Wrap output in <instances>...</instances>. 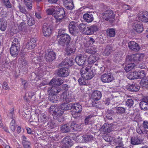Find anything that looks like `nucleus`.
Masks as SVG:
<instances>
[{"label":"nucleus","instance_id":"1","mask_svg":"<svg viewBox=\"0 0 148 148\" xmlns=\"http://www.w3.org/2000/svg\"><path fill=\"white\" fill-rule=\"evenodd\" d=\"M60 91V88H48L47 92L48 93L49 100L51 102L56 103L58 101V98L57 96V93Z\"/></svg>","mask_w":148,"mask_h":148},{"label":"nucleus","instance_id":"2","mask_svg":"<svg viewBox=\"0 0 148 148\" xmlns=\"http://www.w3.org/2000/svg\"><path fill=\"white\" fill-rule=\"evenodd\" d=\"M88 67L89 68H87L85 67H83L80 70V73L82 76L85 77L89 81L94 76V74L90 67Z\"/></svg>","mask_w":148,"mask_h":148},{"label":"nucleus","instance_id":"3","mask_svg":"<svg viewBox=\"0 0 148 148\" xmlns=\"http://www.w3.org/2000/svg\"><path fill=\"white\" fill-rule=\"evenodd\" d=\"M65 11L63 8H60L58 10L55 11L53 14V16L56 20V22L60 23L62 21L65 17Z\"/></svg>","mask_w":148,"mask_h":148},{"label":"nucleus","instance_id":"4","mask_svg":"<svg viewBox=\"0 0 148 148\" xmlns=\"http://www.w3.org/2000/svg\"><path fill=\"white\" fill-rule=\"evenodd\" d=\"M103 18L106 21H109L110 22L112 23L114 21L115 14L113 12L110 10H108L106 11L102 14Z\"/></svg>","mask_w":148,"mask_h":148},{"label":"nucleus","instance_id":"5","mask_svg":"<svg viewBox=\"0 0 148 148\" xmlns=\"http://www.w3.org/2000/svg\"><path fill=\"white\" fill-rule=\"evenodd\" d=\"M58 44L62 46H67L70 42L71 38L68 34H65L63 36L58 38Z\"/></svg>","mask_w":148,"mask_h":148},{"label":"nucleus","instance_id":"6","mask_svg":"<svg viewBox=\"0 0 148 148\" xmlns=\"http://www.w3.org/2000/svg\"><path fill=\"white\" fill-rule=\"evenodd\" d=\"M75 98V96L73 95L64 92L60 96V100L61 101L69 103L73 101Z\"/></svg>","mask_w":148,"mask_h":148},{"label":"nucleus","instance_id":"7","mask_svg":"<svg viewBox=\"0 0 148 148\" xmlns=\"http://www.w3.org/2000/svg\"><path fill=\"white\" fill-rule=\"evenodd\" d=\"M93 136L91 135H85L83 136H78L76 137L77 139L80 143H87L91 142L94 139Z\"/></svg>","mask_w":148,"mask_h":148},{"label":"nucleus","instance_id":"8","mask_svg":"<svg viewBox=\"0 0 148 148\" xmlns=\"http://www.w3.org/2000/svg\"><path fill=\"white\" fill-rule=\"evenodd\" d=\"M56 72L58 76L64 77L69 75L70 71L68 68L64 67L59 69L56 71Z\"/></svg>","mask_w":148,"mask_h":148},{"label":"nucleus","instance_id":"9","mask_svg":"<svg viewBox=\"0 0 148 148\" xmlns=\"http://www.w3.org/2000/svg\"><path fill=\"white\" fill-rule=\"evenodd\" d=\"M77 23L76 22L72 21L69 25V30L70 32L73 35H76L78 33V29H77L78 27Z\"/></svg>","mask_w":148,"mask_h":148},{"label":"nucleus","instance_id":"10","mask_svg":"<svg viewBox=\"0 0 148 148\" xmlns=\"http://www.w3.org/2000/svg\"><path fill=\"white\" fill-rule=\"evenodd\" d=\"M87 57V56L85 54H80L77 56L75 58V61L79 66L82 65L86 62Z\"/></svg>","mask_w":148,"mask_h":148},{"label":"nucleus","instance_id":"11","mask_svg":"<svg viewBox=\"0 0 148 148\" xmlns=\"http://www.w3.org/2000/svg\"><path fill=\"white\" fill-rule=\"evenodd\" d=\"M74 64V62L72 58H66L59 64V66L60 67L66 66L67 68L72 66Z\"/></svg>","mask_w":148,"mask_h":148},{"label":"nucleus","instance_id":"12","mask_svg":"<svg viewBox=\"0 0 148 148\" xmlns=\"http://www.w3.org/2000/svg\"><path fill=\"white\" fill-rule=\"evenodd\" d=\"M56 58L55 53L52 51H47L45 53V59L46 61L50 62L52 61Z\"/></svg>","mask_w":148,"mask_h":148},{"label":"nucleus","instance_id":"13","mask_svg":"<svg viewBox=\"0 0 148 148\" xmlns=\"http://www.w3.org/2000/svg\"><path fill=\"white\" fill-rule=\"evenodd\" d=\"M101 81L104 83H109L114 79V77L109 73H107L103 74L101 76Z\"/></svg>","mask_w":148,"mask_h":148},{"label":"nucleus","instance_id":"14","mask_svg":"<svg viewBox=\"0 0 148 148\" xmlns=\"http://www.w3.org/2000/svg\"><path fill=\"white\" fill-rule=\"evenodd\" d=\"M114 142L117 145L115 148H126L123 143V138L122 136H119L114 140Z\"/></svg>","mask_w":148,"mask_h":148},{"label":"nucleus","instance_id":"15","mask_svg":"<svg viewBox=\"0 0 148 148\" xmlns=\"http://www.w3.org/2000/svg\"><path fill=\"white\" fill-rule=\"evenodd\" d=\"M36 46V39L31 38L28 40L25 46V48L28 49H32Z\"/></svg>","mask_w":148,"mask_h":148},{"label":"nucleus","instance_id":"16","mask_svg":"<svg viewBox=\"0 0 148 148\" xmlns=\"http://www.w3.org/2000/svg\"><path fill=\"white\" fill-rule=\"evenodd\" d=\"M50 112H53L54 115L58 116L62 115L63 113V111L60 110V108H58L57 106L53 105L51 106L50 108Z\"/></svg>","mask_w":148,"mask_h":148},{"label":"nucleus","instance_id":"17","mask_svg":"<svg viewBox=\"0 0 148 148\" xmlns=\"http://www.w3.org/2000/svg\"><path fill=\"white\" fill-rule=\"evenodd\" d=\"M128 46L130 49L134 51H138L140 49L139 45L134 41L129 42L128 43Z\"/></svg>","mask_w":148,"mask_h":148},{"label":"nucleus","instance_id":"18","mask_svg":"<svg viewBox=\"0 0 148 148\" xmlns=\"http://www.w3.org/2000/svg\"><path fill=\"white\" fill-rule=\"evenodd\" d=\"M42 31L44 35L46 36H50L51 33L50 26L47 24H45L42 26Z\"/></svg>","mask_w":148,"mask_h":148},{"label":"nucleus","instance_id":"19","mask_svg":"<svg viewBox=\"0 0 148 148\" xmlns=\"http://www.w3.org/2000/svg\"><path fill=\"white\" fill-rule=\"evenodd\" d=\"M141 110H148V97H146L142 99L139 103Z\"/></svg>","mask_w":148,"mask_h":148},{"label":"nucleus","instance_id":"20","mask_svg":"<svg viewBox=\"0 0 148 148\" xmlns=\"http://www.w3.org/2000/svg\"><path fill=\"white\" fill-rule=\"evenodd\" d=\"M72 108H74L75 110V114H73V112H71L72 115L74 114L73 116L74 117L78 116V113H79L82 110V106L80 104L77 103H74L72 105Z\"/></svg>","mask_w":148,"mask_h":148},{"label":"nucleus","instance_id":"21","mask_svg":"<svg viewBox=\"0 0 148 148\" xmlns=\"http://www.w3.org/2000/svg\"><path fill=\"white\" fill-rule=\"evenodd\" d=\"M87 29L86 34L90 35L93 34L94 32L97 31L98 29V28L97 25H93L88 27Z\"/></svg>","mask_w":148,"mask_h":148},{"label":"nucleus","instance_id":"22","mask_svg":"<svg viewBox=\"0 0 148 148\" xmlns=\"http://www.w3.org/2000/svg\"><path fill=\"white\" fill-rule=\"evenodd\" d=\"M143 141L140 137L136 136L131 138V143L133 145H137L140 144Z\"/></svg>","mask_w":148,"mask_h":148},{"label":"nucleus","instance_id":"23","mask_svg":"<svg viewBox=\"0 0 148 148\" xmlns=\"http://www.w3.org/2000/svg\"><path fill=\"white\" fill-rule=\"evenodd\" d=\"M83 18L84 21L88 23L91 22L94 20L93 15L90 13L84 14L83 15Z\"/></svg>","mask_w":148,"mask_h":148},{"label":"nucleus","instance_id":"24","mask_svg":"<svg viewBox=\"0 0 148 148\" xmlns=\"http://www.w3.org/2000/svg\"><path fill=\"white\" fill-rule=\"evenodd\" d=\"M126 108L123 107H117L115 108L114 110L111 112L112 114H119L124 113L125 111Z\"/></svg>","mask_w":148,"mask_h":148},{"label":"nucleus","instance_id":"25","mask_svg":"<svg viewBox=\"0 0 148 148\" xmlns=\"http://www.w3.org/2000/svg\"><path fill=\"white\" fill-rule=\"evenodd\" d=\"M133 27L134 29L139 33L142 32L143 30V26L141 23H134L133 25Z\"/></svg>","mask_w":148,"mask_h":148},{"label":"nucleus","instance_id":"26","mask_svg":"<svg viewBox=\"0 0 148 148\" xmlns=\"http://www.w3.org/2000/svg\"><path fill=\"white\" fill-rule=\"evenodd\" d=\"M62 143L64 145L65 147H66L67 148H68L71 147L72 145L71 140L70 138L68 136L65 137L63 139Z\"/></svg>","mask_w":148,"mask_h":148},{"label":"nucleus","instance_id":"27","mask_svg":"<svg viewBox=\"0 0 148 148\" xmlns=\"http://www.w3.org/2000/svg\"><path fill=\"white\" fill-rule=\"evenodd\" d=\"M101 93L98 90H95L92 92V97L93 100L98 101L101 99Z\"/></svg>","mask_w":148,"mask_h":148},{"label":"nucleus","instance_id":"28","mask_svg":"<svg viewBox=\"0 0 148 148\" xmlns=\"http://www.w3.org/2000/svg\"><path fill=\"white\" fill-rule=\"evenodd\" d=\"M64 5L69 9H72L74 7L72 0H63Z\"/></svg>","mask_w":148,"mask_h":148},{"label":"nucleus","instance_id":"29","mask_svg":"<svg viewBox=\"0 0 148 148\" xmlns=\"http://www.w3.org/2000/svg\"><path fill=\"white\" fill-rule=\"evenodd\" d=\"M147 12H140L138 18L139 20L145 22H147Z\"/></svg>","mask_w":148,"mask_h":148},{"label":"nucleus","instance_id":"30","mask_svg":"<svg viewBox=\"0 0 148 148\" xmlns=\"http://www.w3.org/2000/svg\"><path fill=\"white\" fill-rule=\"evenodd\" d=\"M60 130L63 133L69 132L71 131L70 126L68 124L63 125L60 127Z\"/></svg>","mask_w":148,"mask_h":148},{"label":"nucleus","instance_id":"31","mask_svg":"<svg viewBox=\"0 0 148 148\" xmlns=\"http://www.w3.org/2000/svg\"><path fill=\"white\" fill-rule=\"evenodd\" d=\"M94 116L93 115L91 114L86 117L84 120L85 125L91 124L94 121L93 118Z\"/></svg>","mask_w":148,"mask_h":148},{"label":"nucleus","instance_id":"32","mask_svg":"<svg viewBox=\"0 0 148 148\" xmlns=\"http://www.w3.org/2000/svg\"><path fill=\"white\" fill-rule=\"evenodd\" d=\"M27 18V23L29 26H32L35 24V21L34 19L32 17L30 16L29 17L27 18V15H25L23 16V18L24 19L23 21H25V18Z\"/></svg>","mask_w":148,"mask_h":148},{"label":"nucleus","instance_id":"33","mask_svg":"<svg viewBox=\"0 0 148 148\" xmlns=\"http://www.w3.org/2000/svg\"><path fill=\"white\" fill-rule=\"evenodd\" d=\"M20 48L11 46L10 49V53L12 56L16 57L18 53V50Z\"/></svg>","mask_w":148,"mask_h":148},{"label":"nucleus","instance_id":"34","mask_svg":"<svg viewBox=\"0 0 148 148\" xmlns=\"http://www.w3.org/2000/svg\"><path fill=\"white\" fill-rule=\"evenodd\" d=\"M72 104H69L68 103H64L62 105L60 108L61 111L64 112V110H71L72 108Z\"/></svg>","mask_w":148,"mask_h":148},{"label":"nucleus","instance_id":"35","mask_svg":"<svg viewBox=\"0 0 148 148\" xmlns=\"http://www.w3.org/2000/svg\"><path fill=\"white\" fill-rule=\"evenodd\" d=\"M7 27V23L3 18H0V30L2 31H4Z\"/></svg>","mask_w":148,"mask_h":148},{"label":"nucleus","instance_id":"36","mask_svg":"<svg viewBox=\"0 0 148 148\" xmlns=\"http://www.w3.org/2000/svg\"><path fill=\"white\" fill-rule=\"evenodd\" d=\"M78 82L80 85H88L90 84L89 81L86 79L85 77H83L81 76L78 80Z\"/></svg>","mask_w":148,"mask_h":148},{"label":"nucleus","instance_id":"37","mask_svg":"<svg viewBox=\"0 0 148 148\" xmlns=\"http://www.w3.org/2000/svg\"><path fill=\"white\" fill-rule=\"evenodd\" d=\"M71 129L75 131H80L81 130V126L79 124L76 123L74 122H73L70 125Z\"/></svg>","mask_w":148,"mask_h":148},{"label":"nucleus","instance_id":"38","mask_svg":"<svg viewBox=\"0 0 148 148\" xmlns=\"http://www.w3.org/2000/svg\"><path fill=\"white\" fill-rule=\"evenodd\" d=\"M134 55V60L136 63L142 61L144 57V55L143 53L136 54Z\"/></svg>","mask_w":148,"mask_h":148},{"label":"nucleus","instance_id":"39","mask_svg":"<svg viewBox=\"0 0 148 148\" xmlns=\"http://www.w3.org/2000/svg\"><path fill=\"white\" fill-rule=\"evenodd\" d=\"M139 87L135 84L130 85L127 88L129 90L132 92L138 91L139 90Z\"/></svg>","mask_w":148,"mask_h":148},{"label":"nucleus","instance_id":"40","mask_svg":"<svg viewBox=\"0 0 148 148\" xmlns=\"http://www.w3.org/2000/svg\"><path fill=\"white\" fill-rule=\"evenodd\" d=\"M86 53L90 54H94L96 52V48L94 46L88 47L85 50Z\"/></svg>","mask_w":148,"mask_h":148},{"label":"nucleus","instance_id":"41","mask_svg":"<svg viewBox=\"0 0 148 148\" xmlns=\"http://www.w3.org/2000/svg\"><path fill=\"white\" fill-rule=\"evenodd\" d=\"M137 72L134 71L130 73L127 75L128 78L130 80L137 79Z\"/></svg>","mask_w":148,"mask_h":148},{"label":"nucleus","instance_id":"42","mask_svg":"<svg viewBox=\"0 0 148 148\" xmlns=\"http://www.w3.org/2000/svg\"><path fill=\"white\" fill-rule=\"evenodd\" d=\"M112 50V48L110 45H107L103 52V55L105 56H108L110 54Z\"/></svg>","mask_w":148,"mask_h":148},{"label":"nucleus","instance_id":"43","mask_svg":"<svg viewBox=\"0 0 148 148\" xmlns=\"http://www.w3.org/2000/svg\"><path fill=\"white\" fill-rule=\"evenodd\" d=\"M107 36L110 37H114L115 35V31L114 29H107L106 31Z\"/></svg>","mask_w":148,"mask_h":148},{"label":"nucleus","instance_id":"44","mask_svg":"<svg viewBox=\"0 0 148 148\" xmlns=\"http://www.w3.org/2000/svg\"><path fill=\"white\" fill-rule=\"evenodd\" d=\"M97 59V58L92 56H90L88 58V64H91L96 62Z\"/></svg>","mask_w":148,"mask_h":148},{"label":"nucleus","instance_id":"45","mask_svg":"<svg viewBox=\"0 0 148 148\" xmlns=\"http://www.w3.org/2000/svg\"><path fill=\"white\" fill-rule=\"evenodd\" d=\"M138 78L141 79L144 78L146 75V72L143 70L138 71L137 72Z\"/></svg>","mask_w":148,"mask_h":148},{"label":"nucleus","instance_id":"46","mask_svg":"<svg viewBox=\"0 0 148 148\" xmlns=\"http://www.w3.org/2000/svg\"><path fill=\"white\" fill-rule=\"evenodd\" d=\"M135 66L134 63H131L128 64L125 67V70L126 71H129L133 69Z\"/></svg>","mask_w":148,"mask_h":148},{"label":"nucleus","instance_id":"47","mask_svg":"<svg viewBox=\"0 0 148 148\" xmlns=\"http://www.w3.org/2000/svg\"><path fill=\"white\" fill-rule=\"evenodd\" d=\"M18 63L20 64V67L22 68H24V67L26 66L27 65L26 60L22 58L19 59Z\"/></svg>","mask_w":148,"mask_h":148},{"label":"nucleus","instance_id":"48","mask_svg":"<svg viewBox=\"0 0 148 148\" xmlns=\"http://www.w3.org/2000/svg\"><path fill=\"white\" fill-rule=\"evenodd\" d=\"M126 61L127 62H131L133 63V62H135L134 60V55H133L131 56H128L126 57Z\"/></svg>","mask_w":148,"mask_h":148},{"label":"nucleus","instance_id":"49","mask_svg":"<svg viewBox=\"0 0 148 148\" xmlns=\"http://www.w3.org/2000/svg\"><path fill=\"white\" fill-rule=\"evenodd\" d=\"M48 121L49 122L47 124V128L49 129H51L54 128L55 126H56L55 124L50 119Z\"/></svg>","mask_w":148,"mask_h":148},{"label":"nucleus","instance_id":"50","mask_svg":"<svg viewBox=\"0 0 148 148\" xmlns=\"http://www.w3.org/2000/svg\"><path fill=\"white\" fill-rule=\"evenodd\" d=\"M66 30V29H59L58 32V35L57 36V38L63 36L65 35V34H68L65 33V31Z\"/></svg>","mask_w":148,"mask_h":148},{"label":"nucleus","instance_id":"51","mask_svg":"<svg viewBox=\"0 0 148 148\" xmlns=\"http://www.w3.org/2000/svg\"><path fill=\"white\" fill-rule=\"evenodd\" d=\"M78 27L79 29L81 30H83L84 32L86 34L87 28L88 27L85 24L83 23L80 24Z\"/></svg>","mask_w":148,"mask_h":148},{"label":"nucleus","instance_id":"52","mask_svg":"<svg viewBox=\"0 0 148 148\" xmlns=\"http://www.w3.org/2000/svg\"><path fill=\"white\" fill-rule=\"evenodd\" d=\"M140 83L143 86L148 87V77H144L140 81Z\"/></svg>","mask_w":148,"mask_h":148},{"label":"nucleus","instance_id":"53","mask_svg":"<svg viewBox=\"0 0 148 148\" xmlns=\"http://www.w3.org/2000/svg\"><path fill=\"white\" fill-rule=\"evenodd\" d=\"M22 144L23 146L31 145L30 142L28 141L24 135L22 136Z\"/></svg>","mask_w":148,"mask_h":148},{"label":"nucleus","instance_id":"54","mask_svg":"<svg viewBox=\"0 0 148 148\" xmlns=\"http://www.w3.org/2000/svg\"><path fill=\"white\" fill-rule=\"evenodd\" d=\"M56 80L55 78H53L49 83V86H51V87H49L48 88H51L52 87L53 88H59V87L56 86Z\"/></svg>","mask_w":148,"mask_h":148},{"label":"nucleus","instance_id":"55","mask_svg":"<svg viewBox=\"0 0 148 148\" xmlns=\"http://www.w3.org/2000/svg\"><path fill=\"white\" fill-rule=\"evenodd\" d=\"M4 5L7 8H12V5L10 2L9 0H2Z\"/></svg>","mask_w":148,"mask_h":148},{"label":"nucleus","instance_id":"56","mask_svg":"<svg viewBox=\"0 0 148 148\" xmlns=\"http://www.w3.org/2000/svg\"><path fill=\"white\" fill-rule=\"evenodd\" d=\"M4 5L7 8H12V5L10 2L9 0H2Z\"/></svg>","mask_w":148,"mask_h":148},{"label":"nucleus","instance_id":"57","mask_svg":"<svg viewBox=\"0 0 148 148\" xmlns=\"http://www.w3.org/2000/svg\"><path fill=\"white\" fill-rule=\"evenodd\" d=\"M12 46H14L18 48H20V43L18 42V40L17 38H14L12 43Z\"/></svg>","mask_w":148,"mask_h":148},{"label":"nucleus","instance_id":"58","mask_svg":"<svg viewBox=\"0 0 148 148\" xmlns=\"http://www.w3.org/2000/svg\"><path fill=\"white\" fill-rule=\"evenodd\" d=\"M50 119H49L48 117L45 115H42L40 118V121L43 122V123H45L47 121H48Z\"/></svg>","mask_w":148,"mask_h":148},{"label":"nucleus","instance_id":"59","mask_svg":"<svg viewBox=\"0 0 148 148\" xmlns=\"http://www.w3.org/2000/svg\"><path fill=\"white\" fill-rule=\"evenodd\" d=\"M136 132L138 134H147L148 131L145 130H143L140 127H138L136 129Z\"/></svg>","mask_w":148,"mask_h":148},{"label":"nucleus","instance_id":"60","mask_svg":"<svg viewBox=\"0 0 148 148\" xmlns=\"http://www.w3.org/2000/svg\"><path fill=\"white\" fill-rule=\"evenodd\" d=\"M134 103V102L133 100L132 99H128L126 101V105L129 108H130L132 106Z\"/></svg>","mask_w":148,"mask_h":148},{"label":"nucleus","instance_id":"61","mask_svg":"<svg viewBox=\"0 0 148 148\" xmlns=\"http://www.w3.org/2000/svg\"><path fill=\"white\" fill-rule=\"evenodd\" d=\"M18 8L19 9L20 11L25 14H27L28 13V12L25 8V7L22 5H19L18 6Z\"/></svg>","mask_w":148,"mask_h":148},{"label":"nucleus","instance_id":"62","mask_svg":"<svg viewBox=\"0 0 148 148\" xmlns=\"http://www.w3.org/2000/svg\"><path fill=\"white\" fill-rule=\"evenodd\" d=\"M74 51V49H73L69 47H67L66 49V53L67 55H69Z\"/></svg>","mask_w":148,"mask_h":148},{"label":"nucleus","instance_id":"63","mask_svg":"<svg viewBox=\"0 0 148 148\" xmlns=\"http://www.w3.org/2000/svg\"><path fill=\"white\" fill-rule=\"evenodd\" d=\"M103 139L106 141L108 142H112L113 140L112 137L108 136H104L103 138Z\"/></svg>","mask_w":148,"mask_h":148},{"label":"nucleus","instance_id":"64","mask_svg":"<svg viewBox=\"0 0 148 148\" xmlns=\"http://www.w3.org/2000/svg\"><path fill=\"white\" fill-rule=\"evenodd\" d=\"M55 10L54 8H50L47 10L46 12L48 15H51L55 12Z\"/></svg>","mask_w":148,"mask_h":148}]
</instances>
